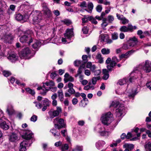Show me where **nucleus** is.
<instances>
[{
	"label": "nucleus",
	"mask_w": 151,
	"mask_h": 151,
	"mask_svg": "<svg viewBox=\"0 0 151 151\" xmlns=\"http://www.w3.org/2000/svg\"><path fill=\"white\" fill-rule=\"evenodd\" d=\"M142 70L146 73L150 72L151 70V62H150L148 60H146L145 62H143L139 64L134 69V70L132 72V74H133L135 73L136 70L140 71Z\"/></svg>",
	"instance_id": "nucleus-1"
},
{
	"label": "nucleus",
	"mask_w": 151,
	"mask_h": 151,
	"mask_svg": "<svg viewBox=\"0 0 151 151\" xmlns=\"http://www.w3.org/2000/svg\"><path fill=\"white\" fill-rule=\"evenodd\" d=\"M110 106L117 108L116 109V114L117 116H121L124 112L125 109L124 105L119 104L118 101H112Z\"/></svg>",
	"instance_id": "nucleus-2"
},
{
	"label": "nucleus",
	"mask_w": 151,
	"mask_h": 151,
	"mask_svg": "<svg viewBox=\"0 0 151 151\" xmlns=\"http://www.w3.org/2000/svg\"><path fill=\"white\" fill-rule=\"evenodd\" d=\"M123 57H112V58H108L106 61L107 64V67L108 70H111L115 66L116 63L118 62Z\"/></svg>",
	"instance_id": "nucleus-3"
},
{
	"label": "nucleus",
	"mask_w": 151,
	"mask_h": 151,
	"mask_svg": "<svg viewBox=\"0 0 151 151\" xmlns=\"http://www.w3.org/2000/svg\"><path fill=\"white\" fill-rule=\"evenodd\" d=\"M112 116V114L110 112L102 115L101 119L102 123L105 125H108L113 119Z\"/></svg>",
	"instance_id": "nucleus-4"
},
{
	"label": "nucleus",
	"mask_w": 151,
	"mask_h": 151,
	"mask_svg": "<svg viewBox=\"0 0 151 151\" xmlns=\"http://www.w3.org/2000/svg\"><path fill=\"white\" fill-rule=\"evenodd\" d=\"M53 122L55 124V127L58 129L65 127V124L63 119L56 118L53 120Z\"/></svg>",
	"instance_id": "nucleus-5"
},
{
	"label": "nucleus",
	"mask_w": 151,
	"mask_h": 151,
	"mask_svg": "<svg viewBox=\"0 0 151 151\" xmlns=\"http://www.w3.org/2000/svg\"><path fill=\"white\" fill-rule=\"evenodd\" d=\"M56 110H51L48 112V114L50 118L53 119L54 117L58 116L62 112V109L60 107H57Z\"/></svg>",
	"instance_id": "nucleus-6"
},
{
	"label": "nucleus",
	"mask_w": 151,
	"mask_h": 151,
	"mask_svg": "<svg viewBox=\"0 0 151 151\" xmlns=\"http://www.w3.org/2000/svg\"><path fill=\"white\" fill-rule=\"evenodd\" d=\"M96 128L97 132L101 136H106L109 135V132L106 130L105 127L104 126H101L100 125H98Z\"/></svg>",
	"instance_id": "nucleus-7"
},
{
	"label": "nucleus",
	"mask_w": 151,
	"mask_h": 151,
	"mask_svg": "<svg viewBox=\"0 0 151 151\" xmlns=\"http://www.w3.org/2000/svg\"><path fill=\"white\" fill-rule=\"evenodd\" d=\"M20 42L22 43H27L29 44L32 42V39L29 35H25L21 37L19 39Z\"/></svg>",
	"instance_id": "nucleus-8"
},
{
	"label": "nucleus",
	"mask_w": 151,
	"mask_h": 151,
	"mask_svg": "<svg viewBox=\"0 0 151 151\" xmlns=\"http://www.w3.org/2000/svg\"><path fill=\"white\" fill-rule=\"evenodd\" d=\"M16 19L17 21H22L23 22H26L29 19L28 15L27 14L22 15L17 14L15 16Z\"/></svg>",
	"instance_id": "nucleus-9"
},
{
	"label": "nucleus",
	"mask_w": 151,
	"mask_h": 151,
	"mask_svg": "<svg viewBox=\"0 0 151 151\" xmlns=\"http://www.w3.org/2000/svg\"><path fill=\"white\" fill-rule=\"evenodd\" d=\"M55 30L54 28H53L50 33L49 34L50 35L52 34L51 35V38H50V42L55 43H57L59 40V37H57V36H55Z\"/></svg>",
	"instance_id": "nucleus-10"
},
{
	"label": "nucleus",
	"mask_w": 151,
	"mask_h": 151,
	"mask_svg": "<svg viewBox=\"0 0 151 151\" xmlns=\"http://www.w3.org/2000/svg\"><path fill=\"white\" fill-rule=\"evenodd\" d=\"M99 40L101 42H105L107 43H111L112 40L109 39L108 35L106 34H101L99 36Z\"/></svg>",
	"instance_id": "nucleus-11"
},
{
	"label": "nucleus",
	"mask_w": 151,
	"mask_h": 151,
	"mask_svg": "<svg viewBox=\"0 0 151 151\" xmlns=\"http://www.w3.org/2000/svg\"><path fill=\"white\" fill-rule=\"evenodd\" d=\"M138 43V40L135 36L130 38L128 41V45L131 47H133L136 45Z\"/></svg>",
	"instance_id": "nucleus-12"
},
{
	"label": "nucleus",
	"mask_w": 151,
	"mask_h": 151,
	"mask_svg": "<svg viewBox=\"0 0 151 151\" xmlns=\"http://www.w3.org/2000/svg\"><path fill=\"white\" fill-rule=\"evenodd\" d=\"M1 39L6 43H10V41L13 39L12 36L11 34H6L4 35H1Z\"/></svg>",
	"instance_id": "nucleus-13"
},
{
	"label": "nucleus",
	"mask_w": 151,
	"mask_h": 151,
	"mask_svg": "<svg viewBox=\"0 0 151 151\" xmlns=\"http://www.w3.org/2000/svg\"><path fill=\"white\" fill-rule=\"evenodd\" d=\"M73 36V29H68L65 31L64 34V36L67 39H70Z\"/></svg>",
	"instance_id": "nucleus-14"
},
{
	"label": "nucleus",
	"mask_w": 151,
	"mask_h": 151,
	"mask_svg": "<svg viewBox=\"0 0 151 151\" xmlns=\"http://www.w3.org/2000/svg\"><path fill=\"white\" fill-rule=\"evenodd\" d=\"M24 134L22 135V137L26 140L30 139L32 137L33 135V133L31 132L28 130L24 132Z\"/></svg>",
	"instance_id": "nucleus-15"
},
{
	"label": "nucleus",
	"mask_w": 151,
	"mask_h": 151,
	"mask_svg": "<svg viewBox=\"0 0 151 151\" xmlns=\"http://www.w3.org/2000/svg\"><path fill=\"white\" fill-rule=\"evenodd\" d=\"M50 101L47 99H46L42 101V105L43 107L42 109V111H45L49 107L50 104Z\"/></svg>",
	"instance_id": "nucleus-16"
},
{
	"label": "nucleus",
	"mask_w": 151,
	"mask_h": 151,
	"mask_svg": "<svg viewBox=\"0 0 151 151\" xmlns=\"http://www.w3.org/2000/svg\"><path fill=\"white\" fill-rule=\"evenodd\" d=\"M28 141L26 140H24L21 142L20 145L19 151H26V147L28 145Z\"/></svg>",
	"instance_id": "nucleus-17"
},
{
	"label": "nucleus",
	"mask_w": 151,
	"mask_h": 151,
	"mask_svg": "<svg viewBox=\"0 0 151 151\" xmlns=\"http://www.w3.org/2000/svg\"><path fill=\"white\" fill-rule=\"evenodd\" d=\"M0 127L5 130H6L9 128V126L2 119H0Z\"/></svg>",
	"instance_id": "nucleus-18"
},
{
	"label": "nucleus",
	"mask_w": 151,
	"mask_h": 151,
	"mask_svg": "<svg viewBox=\"0 0 151 151\" xmlns=\"http://www.w3.org/2000/svg\"><path fill=\"white\" fill-rule=\"evenodd\" d=\"M86 67L89 68L92 72L97 69V67L94 64H93L91 62H88L86 64Z\"/></svg>",
	"instance_id": "nucleus-19"
},
{
	"label": "nucleus",
	"mask_w": 151,
	"mask_h": 151,
	"mask_svg": "<svg viewBox=\"0 0 151 151\" xmlns=\"http://www.w3.org/2000/svg\"><path fill=\"white\" fill-rule=\"evenodd\" d=\"M64 81L65 83H66L68 81L70 82H73L74 81V79L71 76H70L69 74L66 73H65L64 76Z\"/></svg>",
	"instance_id": "nucleus-20"
},
{
	"label": "nucleus",
	"mask_w": 151,
	"mask_h": 151,
	"mask_svg": "<svg viewBox=\"0 0 151 151\" xmlns=\"http://www.w3.org/2000/svg\"><path fill=\"white\" fill-rule=\"evenodd\" d=\"M6 112L9 115H12L14 112V110L12 106L9 104L7 106Z\"/></svg>",
	"instance_id": "nucleus-21"
},
{
	"label": "nucleus",
	"mask_w": 151,
	"mask_h": 151,
	"mask_svg": "<svg viewBox=\"0 0 151 151\" xmlns=\"http://www.w3.org/2000/svg\"><path fill=\"white\" fill-rule=\"evenodd\" d=\"M31 53V50L28 47H26L23 49L20 52L21 54L24 57L28 55Z\"/></svg>",
	"instance_id": "nucleus-22"
},
{
	"label": "nucleus",
	"mask_w": 151,
	"mask_h": 151,
	"mask_svg": "<svg viewBox=\"0 0 151 151\" xmlns=\"http://www.w3.org/2000/svg\"><path fill=\"white\" fill-rule=\"evenodd\" d=\"M18 139L17 134L14 133H12L9 137V140L11 142H16Z\"/></svg>",
	"instance_id": "nucleus-23"
},
{
	"label": "nucleus",
	"mask_w": 151,
	"mask_h": 151,
	"mask_svg": "<svg viewBox=\"0 0 151 151\" xmlns=\"http://www.w3.org/2000/svg\"><path fill=\"white\" fill-rule=\"evenodd\" d=\"M75 93V91L73 88H69L68 90V92H66L65 93V97H70L72 94H74Z\"/></svg>",
	"instance_id": "nucleus-24"
},
{
	"label": "nucleus",
	"mask_w": 151,
	"mask_h": 151,
	"mask_svg": "<svg viewBox=\"0 0 151 151\" xmlns=\"http://www.w3.org/2000/svg\"><path fill=\"white\" fill-rule=\"evenodd\" d=\"M44 26L38 25L35 27V29L37 35H40L42 33V29Z\"/></svg>",
	"instance_id": "nucleus-25"
},
{
	"label": "nucleus",
	"mask_w": 151,
	"mask_h": 151,
	"mask_svg": "<svg viewBox=\"0 0 151 151\" xmlns=\"http://www.w3.org/2000/svg\"><path fill=\"white\" fill-rule=\"evenodd\" d=\"M105 144V142L103 140H99L96 143V147L99 150Z\"/></svg>",
	"instance_id": "nucleus-26"
},
{
	"label": "nucleus",
	"mask_w": 151,
	"mask_h": 151,
	"mask_svg": "<svg viewBox=\"0 0 151 151\" xmlns=\"http://www.w3.org/2000/svg\"><path fill=\"white\" fill-rule=\"evenodd\" d=\"M7 7V5L5 2L4 1H2L0 0V15L3 14V10L2 9L4 8H6Z\"/></svg>",
	"instance_id": "nucleus-27"
},
{
	"label": "nucleus",
	"mask_w": 151,
	"mask_h": 151,
	"mask_svg": "<svg viewBox=\"0 0 151 151\" xmlns=\"http://www.w3.org/2000/svg\"><path fill=\"white\" fill-rule=\"evenodd\" d=\"M136 81H137V77L136 76H132V77L130 78L129 79V81L130 82L132 83L134 82H135ZM137 83L139 85V86H140L141 85L142 83V81L141 79H139V80H137Z\"/></svg>",
	"instance_id": "nucleus-28"
},
{
	"label": "nucleus",
	"mask_w": 151,
	"mask_h": 151,
	"mask_svg": "<svg viewBox=\"0 0 151 151\" xmlns=\"http://www.w3.org/2000/svg\"><path fill=\"white\" fill-rule=\"evenodd\" d=\"M41 20V16L39 15L35 16L33 19L34 24H37L40 22Z\"/></svg>",
	"instance_id": "nucleus-29"
},
{
	"label": "nucleus",
	"mask_w": 151,
	"mask_h": 151,
	"mask_svg": "<svg viewBox=\"0 0 151 151\" xmlns=\"http://www.w3.org/2000/svg\"><path fill=\"white\" fill-rule=\"evenodd\" d=\"M41 42L37 41L32 45L33 48L36 50H37L41 45Z\"/></svg>",
	"instance_id": "nucleus-30"
},
{
	"label": "nucleus",
	"mask_w": 151,
	"mask_h": 151,
	"mask_svg": "<svg viewBox=\"0 0 151 151\" xmlns=\"http://www.w3.org/2000/svg\"><path fill=\"white\" fill-rule=\"evenodd\" d=\"M83 16V18L82 19L83 23L88 22L89 21L91 20L92 18V16H90L88 15H85Z\"/></svg>",
	"instance_id": "nucleus-31"
},
{
	"label": "nucleus",
	"mask_w": 151,
	"mask_h": 151,
	"mask_svg": "<svg viewBox=\"0 0 151 151\" xmlns=\"http://www.w3.org/2000/svg\"><path fill=\"white\" fill-rule=\"evenodd\" d=\"M87 6L89 9H85V10L88 12L91 13L93 7V3L91 2H89L87 5Z\"/></svg>",
	"instance_id": "nucleus-32"
},
{
	"label": "nucleus",
	"mask_w": 151,
	"mask_h": 151,
	"mask_svg": "<svg viewBox=\"0 0 151 151\" xmlns=\"http://www.w3.org/2000/svg\"><path fill=\"white\" fill-rule=\"evenodd\" d=\"M58 97L60 101L62 102L64 100V95L62 89L59 90L58 91Z\"/></svg>",
	"instance_id": "nucleus-33"
},
{
	"label": "nucleus",
	"mask_w": 151,
	"mask_h": 151,
	"mask_svg": "<svg viewBox=\"0 0 151 151\" xmlns=\"http://www.w3.org/2000/svg\"><path fill=\"white\" fill-rule=\"evenodd\" d=\"M87 58L88 57H82L83 60L82 61V62L81 64V65L79 68H81L82 70L85 68V64L88 61Z\"/></svg>",
	"instance_id": "nucleus-34"
},
{
	"label": "nucleus",
	"mask_w": 151,
	"mask_h": 151,
	"mask_svg": "<svg viewBox=\"0 0 151 151\" xmlns=\"http://www.w3.org/2000/svg\"><path fill=\"white\" fill-rule=\"evenodd\" d=\"M103 73L104 74L103 78L105 80H107L109 76L108 71L106 69H104L103 70Z\"/></svg>",
	"instance_id": "nucleus-35"
},
{
	"label": "nucleus",
	"mask_w": 151,
	"mask_h": 151,
	"mask_svg": "<svg viewBox=\"0 0 151 151\" xmlns=\"http://www.w3.org/2000/svg\"><path fill=\"white\" fill-rule=\"evenodd\" d=\"M43 88H42L41 87H38L37 88V90H40L42 89L43 91L41 92V94L42 95H45L46 94V93L48 90L45 87V86L44 85H43Z\"/></svg>",
	"instance_id": "nucleus-36"
},
{
	"label": "nucleus",
	"mask_w": 151,
	"mask_h": 151,
	"mask_svg": "<svg viewBox=\"0 0 151 151\" xmlns=\"http://www.w3.org/2000/svg\"><path fill=\"white\" fill-rule=\"evenodd\" d=\"M128 81V79L126 78H124L120 79L118 82L117 83L120 85H122L126 84Z\"/></svg>",
	"instance_id": "nucleus-37"
},
{
	"label": "nucleus",
	"mask_w": 151,
	"mask_h": 151,
	"mask_svg": "<svg viewBox=\"0 0 151 151\" xmlns=\"http://www.w3.org/2000/svg\"><path fill=\"white\" fill-rule=\"evenodd\" d=\"M124 147L130 151L134 148V145L132 144H126L124 145Z\"/></svg>",
	"instance_id": "nucleus-38"
},
{
	"label": "nucleus",
	"mask_w": 151,
	"mask_h": 151,
	"mask_svg": "<svg viewBox=\"0 0 151 151\" xmlns=\"http://www.w3.org/2000/svg\"><path fill=\"white\" fill-rule=\"evenodd\" d=\"M134 52L135 51L134 50H131L127 52L124 54H122L121 55L120 57H125L126 56H131V55L133 54Z\"/></svg>",
	"instance_id": "nucleus-39"
},
{
	"label": "nucleus",
	"mask_w": 151,
	"mask_h": 151,
	"mask_svg": "<svg viewBox=\"0 0 151 151\" xmlns=\"http://www.w3.org/2000/svg\"><path fill=\"white\" fill-rule=\"evenodd\" d=\"M100 77L99 76L97 77H94L91 79L92 83L93 85H95L97 81L100 79Z\"/></svg>",
	"instance_id": "nucleus-40"
},
{
	"label": "nucleus",
	"mask_w": 151,
	"mask_h": 151,
	"mask_svg": "<svg viewBox=\"0 0 151 151\" xmlns=\"http://www.w3.org/2000/svg\"><path fill=\"white\" fill-rule=\"evenodd\" d=\"M145 147L147 151H151V142H149L146 144Z\"/></svg>",
	"instance_id": "nucleus-41"
},
{
	"label": "nucleus",
	"mask_w": 151,
	"mask_h": 151,
	"mask_svg": "<svg viewBox=\"0 0 151 151\" xmlns=\"http://www.w3.org/2000/svg\"><path fill=\"white\" fill-rule=\"evenodd\" d=\"M101 52L104 55H107L109 54L110 52V50L108 48H104L101 50Z\"/></svg>",
	"instance_id": "nucleus-42"
},
{
	"label": "nucleus",
	"mask_w": 151,
	"mask_h": 151,
	"mask_svg": "<svg viewBox=\"0 0 151 151\" xmlns=\"http://www.w3.org/2000/svg\"><path fill=\"white\" fill-rule=\"evenodd\" d=\"M69 146L67 144H62L61 147V149L62 151H65V150L68 149Z\"/></svg>",
	"instance_id": "nucleus-43"
},
{
	"label": "nucleus",
	"mask_w": 151,
	"mask_h": 151,
	"mask_svg": "<svg viewBox=\"0 0 151 151\" xmlns=\"http://www.w3.org/2000/svg\"><path fill=\"white\" fill-rule=\"evenodd\" d=\"M8 60L12 63L15 62L16 61L19 60L17 57H7Z\"/></svg>",
	"instance_id": "nucleus-44"
},
{
	"label": "nucleus",
	"mask_w": 151,
	"mask_h": 151,
	"mask_svg": "<svg viewBox=\"0 0 151 151\" xmlns=\"http://www.w3.org/2000/svg\"><path fill=\"white\" fill-rule=\"evenodd\" d=\"M44 14L47 16V17H50L51 15V12L48 9H47L45 10H43Z\"/></svg>",
	"instance_id": "nucleus-45"
},
{
	"label": "nucleus",
	"mask_w": 151,
	"mask_h": 151,
	"mask_svg": "<svg viewBox=\"0 0 151 151\" xmlns=\"http://www.w3.org/2000/svg\"><path fill=\"white\" fill-rule=\"evenodd\" d=\"M93 73L94 75L95 76H99L101 73V70L100 69H96L93 72Z\"/></svg>",
	"instance_id": "nucleus-46"
},
{
	"label": "nucleus",
	"mask_w": 151,
	"mask_h": 151,
	"mask_svg": "<svg viewBox=\"0 0 151 151\" xmlns=\"http://www.w3.org/2000/svg\"><path fill=\"white\" fill-rule=\"evenodd\" d=\"M26 91L32 95H34L35 94V91L29 88H27L26 89Z\"/></svg>",
	"instance_id": "nucleus-47"
},
{
	"label": "nucleus",
	"mask_w": 151,
	"mask_h": 151,
	"mask_svg": "<svg viewBox=\"0 0 151 151\" xmlns=\"http://www.w3.org/2000/svg\"><path fill=\"white\" fill-rule=\"evenodd\" d=\"M61 22L67 25H70L71 23V21L67 19L62 20L61 21Z\"/></svg>",
	"instance_id": "nucleus-48"
},
{
	"label": "nucleus",
	"mask_w": 151,
	"mask_h": 151,
	"mask_svg": "<svg viewBox=\"0 0 151 151\" xmlns=\"http://www.w3.org/2000/svg\"><path fill=\"white\" fill-rule=\"evenodd\" d=\"M82 150V146H77L72 151H81Z\"/></svg>",
	"instance_id": "nucleus-49"
},
{
	"label": "nucleus",
	"mask_w": 151,
	"mask_h": 151,
	"mask_svg": "<svg viewBox=\"0 0 151 151\" xmlns=\"http://www.w3.org/2000/svg\"><path fill=\"white\" fill-rule=\"evenodd\" d=\"M3 74L4 76L7 77L11 75V73L9 71L4 70L3 72Z\"/></svg>",
	"instance_id": "nucleus-50"
},
{
	"label": "nucleus",
	"mask_w": 151,
	"mask_h": 151,
	"mask_svg": "<svg viewBox=\"0 0 151 151\" xmlns=\"http://www.w3.org/2000/svg\"><path fill=\"white\" fill-rule=\"evenodd\" d=\"M96 9L97 12H101L102 9V6L101 5H98L96 6Z\"/></svg>",
	"instance_id": "nucleus-51"
},
{
	"label": "nucleus",
	"mask_w": 151,
	"mask_h": 151,
	"mask_svg": "<svg viewBox=\"0 0 151 151\" xmlns=\"http://www.w3.org/2000/svg\"><path fill=\"white\" fill-rule=\"evenodd\" d=\"M120 30L121 31L124 32H128L127 27L126 26H122L120 28Z\"/></svg>",
	"instance_id": "nucleus-52"
},
{
	"label": "nucleus",
	"mask_w": 151,
	"mask_h": 151,
	"mask_svg": "<svg viewBox=\"0 0 151 151\" xmlns=\"http://www.w3.org/2000/svg\"><path fill=\"white\" fill-rule=\"evenodd\" d=\"M37 116L33 115L30 118V120L31 121L35 122L37 120Z\"/></svg>",
	"instance_id": "nucleus-53"
},
{
	"label": "nucleus",
	"mask_w": 151,
	"mask_h": 151,
	"mask_svg": "<svg viewBox=\"0 0 151 151\" xmlns=\"http://www.w3.org/2000/svg\"><path fill=\"white\" fill-rule=\"evenodd\" d=\"M107 19L109 23H111L114 20V18L112 15H109L107 18Z\"/></svg>",
	"instance_id": "nucleus-54"
},
{
	"label": "nucleus",
	"mask_w": 151,
	"mask_h": 151,
	"mask_svg": "<svg viewBox=\"0 0 151 151\" xmlns=\"http://www.w3.org/2000/svg\"><path fill=\"white\" fill-rule=\"evenodd\" d=\"M34 103L35 104V106L37 109H40L42 107V104L40 103L34 101Z\"/></svg>",
	"instance_id": "nucleus-55"
},
{
	"label": "nucleus",
	"mask_w": 151,
	"mask_h": 151,
	"mask_svg": "<svg viewBox=\"0 0 151 151\" xmlns=\"http://www.w3.org/2000/svg\"><path fill=\"white\" fill-rule=\"evenodd\" d=\"M94 88V86H90L88 85L84 87V89L88 90L89 89L93 90Z\"/></svg>",
	"instance_id": "nucleus-56"
},
{
	"label": "nucleus",
	"mask_w": 151,
	"mask_h": 151,
	"mask_svg": "<svg viewBox=\"0 0 151 151\" xmlns=\"http://www.w3.org/2000/svg\"><path fill=\"white\" fill-rule=\"evenodd\" d=\"M122 21V24H127L129 22V20L126 19L125 17H124L121 20Z\"/></svg>",
	"instance_id": "nucleus-57"
},
{
	"label": "nucleus",
	"mask_w": 151,
	"mask_h": 151,
	"mask_svg": "<svg viewBox=\"0 0 151 151\" xmlns=\"http://www.w3.org/2000/svg\"><path fill=\"white\" fill-rule=\"evenodd\" d=\"M118 34L117 33H114L111 34L112 39L113 40L117 39L118 38Z\"/></svg>",
	"instance_id": "nucleus-58"
},
{
	"label": "nucleus",
	"mask_w": 151,
	"mask_h": 151,
	"mask_svg": "<svg viewBox=\"0 0 151 151\" xmlns=\"http://www.w3.org/2000/svg\"><path fill=\"white\" fill-rule=\"evenodd\" d=\"M80 6L82 8H86L87 6V4L86 3V2L85 1H83L81 3Z\"/></svg>",
	"instance_id": "nucleus-59"
},
{
	"label": "nucleus",
	"mask_w": 151,
	"mask_h": 151,
	"mask_svg": "<svg viewBox=\"0 0 151 151\" xmlns=\"http://www.w3.org/2000/svg\"><path fill=\"white\" fill-rule=\"evenodd\" d=\"M96 61L99 63H101L103 62V60L102 57H95Z\"/></svg>",
	"instance_id": "nucleus-60"
},
{
	"label": "nucleus",
	"mask_w": 151,
	"mask_h": 151,
	"mask_svg": "<svg viewBox=\"0 0 151 151\" xmlns=\"http://www.w3.org/2000/svg\"><path fill=\"white\" fill-rule=\"evenodd\" d=\"M83 70L81 69V68H79L78 70L77 73L75 75V77H77L79 76V75H81V74L82 73Z\"/></svg>",
	"instance_id": "nucleus-61"
},
{
	"label": "nucleus",
	"mask_w": 151,
	"mask_h": 151,
	"mask_svg": "<svg viewBox=\"0 0 151 151\" xmlns=\"http://www.w3.org/2000/svg\"><path fill=\"white\" fill-rule=\"evenodd\" d=\"M91 71L88 69H86L85 70L84 73L87 76H89L91 74Z\"/></svg>",
	"instance_id": "nucleus-62"
},
{
	"label": "nucleus",
	"mask_w": 151,
	"mask_h": 151,
	"mask_svg": "<svg viewBox=\"0 0 151 151\" xmlns=\"http://www.w3.org/2000/svg\"><path fill=\"white\" fill-rule=\"evenodd\" d=\"M82 30L83 33L85 34H87L88 32V29L87 27H84L82 28Z\"/></svg>",
	"instance_id": "nucleus-63"
},
{
	"label": "nucleus",
	"mask_w": 151,
	"mask_h": 151,
	"mask_svg": "<svg viewBox=\"0 0 151 151\" xmlns=\"http://www.w3.org/2000/svg\"><path fill=\"white\" fill-rule=\"evenodd\" d=\"M82 61H81L79 60H75L74 62V64L75 66H78L82 63Z\"/></svg>",
	"instance_id": "nucleus-64"
}]
</instances>
